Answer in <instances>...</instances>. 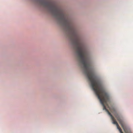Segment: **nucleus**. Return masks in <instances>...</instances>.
Wrapping results in <instances>:
<instances>
[{"label":"nucleus","mask_w":133,"mask_h":133,"mask_svg":"<svg viewBox=\"0 0 133 133\" xmlns=\"http://www.w3.org/2000/svg\"><path fill=\"white\" fill-rule=\"evenodd\" d=\"M78 61L80 65H82L84 73L90 82L91 85L95 91L103 107V109L105 110L110 116L113 124L116 125L117 128L121 133H123L114 117L106 108L105 104L108 105L107 103L110 101V96L106 92L102 85L101 82L95 79V76L91 67L88 56H77ZM110 111L113 114L118 121L126 133H131L126 129L123 120L117 113L114 108H109Z\"/></svg>","instance_id":"f257e3e1"}]
</instances>
